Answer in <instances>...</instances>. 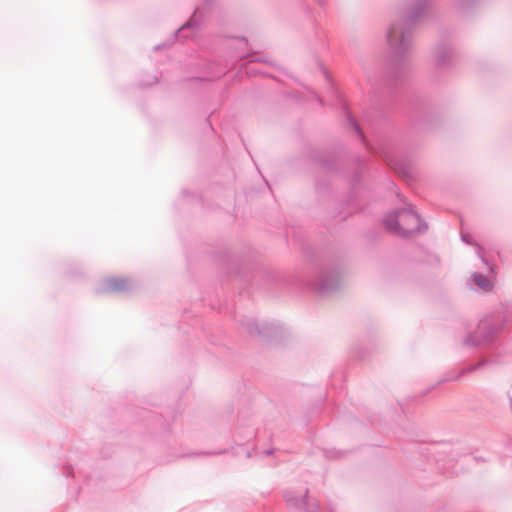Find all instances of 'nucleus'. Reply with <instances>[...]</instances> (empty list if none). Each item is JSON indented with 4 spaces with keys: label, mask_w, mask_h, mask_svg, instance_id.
<instances>
[{
    "label": "nucleus",
    "mask_w": 512,
    "mask_h": 512,
    "mask_svg": "<svg viewBox=\"0 0 512 512\" xmlns=\"http://www.w3.org/2000/svg\"><path fill=\"white\" fill-rule=\"evenodd\" d=\"M474 283L483 291L488 292L493 288L492 282L483 275L476 274L473 277Z\"/></svg>",
    "instance_id": "obj_2"
},
{
    "label": "nucleus",
    "mask_w": 512,
    "mask_h": 512,
    "mask_svg": "<svg viewBox=\"0 0 512 512\" xmlns=\"http://www.w3.org/2000/svg\"><path fill=\"white\" fill-rule=\"evenodd\" d=\"M385 226L393 233L401 236H409L420 231V218L410 210L401 211L395 215H389L385 219Z\"/></svg>",
    "instance_id": "obj_1"
},
{
    "label": "nucleus",
    "mask_w": 512,
    "mask_h": 512,
    "mask_svg": "<svg viewBox=\"0 0 512 512\" xmlns=\"http://www.w3.org/2000/svg\"><path fill=\"white\" fill-rule=\"evenodd\" d=\"M393 37H394V36H393V33L391 32V33L389 34V38H390V40H391V41H393Z\"/></svg>",
    "instance_id": "obj_3"
}]
</instances>
